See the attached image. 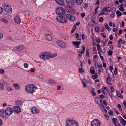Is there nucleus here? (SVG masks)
I'll list each match as a JSON object with an SVG mask.
<instances>
[{"mask_svg":"<svg viewBox=\"0 0 126 126\" xmlns=\"http://www.w3.org/2000/svg\"><path fill=\"white\" fill-rule=\"evenodd\" d=\"M37 88L34 85L31 84L28 85L26 86L25 90L27 92L31 94H32L35 90H36Z\"/></svg>","mask_w":126,"mask_h":126,"instance_id":"1","label":"nucleus"},{"mask_svg":"<svg viewBox=\"0 0 126 126\" xmlns=\"http://www.w3.org/2000/svg\"><path fill=\"white\" fill-rule=\"evenodd\" d=\"M66 126H78L77 122L74 120H67L66 122Z\"/></svg>","mask_w":126,"mask_h":126,"instance_id":"2","label":"nucleus"},{"mask_svg":"<svg viewBox=\"0 0 126 126\" xmlns=\"http://www.w3.org/2000/svg\"><path fill=\"white\" fill-rule=\"evenodd\" d=\"M3 7L4 11L8 13H12V10L10 6L7 3H4Z\"/></svg>","mask_w":126,"mask_h":126,"instance_id":"3","label":"nucleus"},{"mask_svg":"<svg viewBox=\"0 0 126 126\" xmlns=\"http://www.w3.org/2000/svg\"><path fill=\"white\" fill-rule=\"evenodd\" d=\"M49 54L50 52H45L42 53L40 55V58L43 60L49 59Z\"/></svg>","mask_w":126,"mask_h":126,"instance_id":"4","label":"nucleus"},{"mask_svg":"<svg viewBox=\"0 0 126 126\" xmlns=\"http://www.w3.org/2000/svg\"><path fill=\"white\" fill-rule=\"evenodd\" d=\"M57 44L58 46L63 49H66L67 46L65 43L61 41L58 40L57 41Z\"/></svg>","mask_w":126,"mask_h":126,"instance_id":"5","label":"nucleus"},{"mask_svg":"<svg viewBox=\"0 0 126 126\" xmlns=\"http://www.w3.org/2000/svg\"><path fill=\"white\" fill-rule=\"evenodd\" d=\"M56 19L59 22L61 23H66L67 22V19L64 17L59 16L57 17Z\"/></svg>","mask_w":126,"mask_h":126,"instance_id":"6","label":"nucleus"},{"mask_svg":"<svg viewBox=\"0 0 126 126\" xmlns=\"http://www.w3.org/2000/svg\"><path fill=\"white\" fill-rule=\"evenodd\" d=\"M65 12V11L64 9L61 7H59L57 8L56 12L57 14L60 15H64Z\"/></svg>","mask_w":126,"mask_h":126,"instance_id":"7","label":"nucleus"},{"mask_svg":"<svg viewBox=\"0 0 126 126\" xmlns=\"http://www.w3.org/2000/svg\"><path fill=\"white\" fill-rule=\"evenodd\" d=\"M101 123L97 119L93 120L91 123V126H100Z\"/></svg>","mask_w":126,"mask_h":126,"instance_id":"8","label":"nucleus"},{"mask_svg":"<svg viewBox=\"0 0 126 126\" xmlns=\"http://www.w3.org/2000/svg\"><path fill=\"white\" fill-rule=\"evenodd\" d=\"M66 11L69 13L74 14H75V11L69 6H67L65 8Z\"/></svg>","mask_w":126,"mask_h":126,"instance_id":"9","label":"nucleus"},{"mask_svg":"<svg viewBox=\"0 0 126 126\" xmlns=\"http://www.w3.org/2000/svg\"><path fill=\"white\" fill-rule=\"evenodd\" d=\"M13 112V109L9 107H7L5 110V112L6 114L8 115H11Z\"/></svg>","mask_w":126,"mask_h":126,"instance_id":"10","label":"nucleus"},{"mask_svg":"<svg viewBox=\"0 0 126 126\" xmlns=\"http://www.w3.org/2000/svg\"><path fill=\"white\" fill-rule=\"evenodd\" d=\"M12 109H13V111L16 113H19L21 111L20 108L18 106H14Z\"/></svg>","mask_w":126,"mask_h":126,"instance_id":"11","label":"nucleus"},{"mask_svg":"<svg viewBox=\"0 0 126 126\" xmlns=\"http://www.w3.org/2000/svg\"><path fill=\"white\" fill-rule=\"evenodd\" d=\"M67 18L72 21H74L75 20V17L69 14H67L66 15Z\"/></svg>","mask_w":126,"mask_h":126,"instance_id":"12","label":"nucleus"},{"mask_svg":"<svg viewBox=\"0 0 126 126\" xmlns=\"http://www.w3.org/2000/svg\"><path fill=\"white\" fill-rule=\"evenodd\" d=\"M31 111L33 114H36L39 113V110L35 107L32 108V109Z\"/></svg>","mask_w":126,"mask_h":126,"instance_id":"13","label":"nucleus"},{"mask_svg":"<svg viewBox=\"0 0 126 126\" xmlns=\"http://www.w3.org/2000/svg\"><path fill=\"white\" fill-rule=\"evenodd\" d=\"M72 43L73 45L76 48H79V45H80L81 43L80 41L78 42L73 41L72 42Z\"/></svg>","mask_w":126,"mask_h":126,"instance_id":"14","label":"nucleus"},{"mask_svg":"<svg viewBox=\"0 0 126 126\" xmlns=\"http://www.w3.org/2000/svg\"><path fill=\"white\" fill-rule=\"evenodd\" d=\"M14 20L16 23L18 24H20L21 22L20 18L19 16H16Z\"/></svg>","mask_w":126,"mask_h":126,"instance_id":"15","label":"nucleus"},{"mask_svg":"<svg viewBox=\"0 0 126 126\" xmlns=\"http://www.w3.org/2000/svg\"><path fill=\"white\" fill-rule=\"evenodd\" d=\"M24 47L23 45H21L17 47L16 48L17 51L20 52L23 50L24 48Z\"/></svg>","mask_w":126,"mask_h":126,"instance_id":"16","label":"nucleus"},{"mask_svg":"<svg viewBox=\"0 0 126 126\" xmlns=\"http://www.w3.org/2000/svg\"><path fill=\"white\" fill-rule=\"evenodd\" d=\"M46 38L47 40L49 41H51L52 39V37L50 34H48L46 35Z\"/></svg>","mask_w":126,"mask_h":126,"instance_id":"17","label":"nucleus"},{"mask_svg":"<svg viewBox=\"0 0 126 126\" xmlns=\"http://www.w3.org/2000/svg\"><path fill=\"white\" fill-rule=\"evenodd\" d=\"M111 10V8L110 7H108L103 8L102 9V10L103 11L110 12Z\"/></svg>","mask_w":126,"mask_h":126,"instance_id":"18","label":"nucleus"},{"mask_svg":"<svg viewBox=\"0 0 126 126\" xmlns=\"http://www.w3.org/2000/svg\"><path fill=\"white\" fill-rule=\"evenodd\" d=\"M83 0H74L75 2L76 3L79 5L82 4L83 2Z\"/></svg>","mask_w":126,"mask_h":126,"instance_id":"19","label":"nucleus"},{"mask_svg":"<svg viewBox=\"0 0 126 126\" xmlns=\"http://www.w3.org/2000/svg\"><path fill=\"white\" fill-rule=\"evenodd\" d=\"M5 111L4 110H0V115L2 117H4L5 116Z\"/></svg>","mask_w":126,"mask_h":126,"instance_id":"20","label":"nucleus"},{"mask_svg":"<svg viewBox=\"0 0 126 126\" xmlns=\"http://www.w3.org/2000/svg\"><path fill=\"white\" fill-rule=\"evenodd\" d=\"M56 2L59 4L62 5L63 4V0H55Z\"/></svg>","mask_w":126,"mask_h":126,"instance_id":"21","label":"nucleus"},{"mask_svg":"<svg viewBox=\"0 0 126 126\" xmlns=\"http://www.w3.org/2000/svg\"><path fill=\"white\" fill-rule=\"evenodd\" d=\"M102 66L101 65H98V69L97 70L98 73L100 74V72H102L103 71V69H102Z\"/></svg>","mask_w":126,"mask_h":126,"instance_id":"22","label":"nucleus"},{"mask_svg":"<svg viewBox=\"0 0 126 126\" xmlns=\"http://www.w3.org/2000/svg\"><path fill=\"white\" fill-rule=\"evenodd\" d=\"M0 20L1 22H3L5 24H7L9 23L8 20L5 18H1Z\"/></svg>","mask_w":126,"mask_h":126,"instance_id":"23","label":"nucleus"},{"mask_svg":"<svg viewBox=\"0 0 126 126\" xmlns=\"http://www.w3.org/2000/svg\"><path fill=\"white\" fill-rule=\"evenodd\" d=\"M120 117L121 119L120 122L122 125H126V121L122 117Z\"/></svg>","mask_w":126,"mask_h":126,"instance_id":"24","label":"nucleus"},{"mask_svg":"<svg viewBox=\"0 0 126 126\" xmlns=\"http://www.w3.org/2000/svg\"><path fill=\"white\" fill-rule=\"evenodd\" d=\"M116 92L117 93V95L118 97H119L120 98L122 99H123V97L122 95L120 92H119L117 91H116Z\"/></svg>","mask_w":126,"mask_h":126,"instance_id":"25","label":"nucleus"},{"mask_svg":"<svg viewBox=\"0 0 126 126\" xmlns=\"http://www.w3.org/2000/svg\"><path fill=\"white\" fill-rule=\"evenodd\" d=\"M106 72L107 73H109L110 72L111 75H112L113 77V78H114V76L113 75V73L111 70H110L109 69L107 68L106 70Z\"/></svg>","mask_w":126,"mask_h":126,"instance_id":"26","label":"nucleus"},{"mask_svg":"<svg viewBox=\"0 0 126 126\" xmlns=\"http://www.w3.org/2000/svg\"><path fill=\"white\" fill-rule=\"evenodd\" d=\"M87 82V81L85 79H83L82 81V83L83 85V86L84 87H87V85L86 83Z\"/></svg>","mask_w":126,"mask_h":126,"instance_id":"27","label":"nucleus"},{"mask_svg":"<svg viewBox=\"0 0 126 126\" xmlns=\"http://www.w3.org/2000/svg\"><path fill=\"white\" fill-rule=\"evenodd\" d=\"M104 26L106 29H107L108 31H110L111 30V28L109 27L108 24L105 23Z\"/></svg>","mask_w":126,"mask_h":126,"instance_id":"28","label":"nucleus"},{"mask_svg":"<svg viewBox=\"0 0 126 126\" xmlns=\"http://www.w3.org/2000/svg\"><path fill=\"white\" fill-rule=\"evenodd\" d=\"M13 86L14 87L15 89L17 90H18L20 88L18 84L17 83L14 84Z\"/></svg>","mask_w":126,"mask_h":126,"instance_id":"29","label":"nucleus"},{"mask_svg":"<svg viewBox=\"0 0 126 126\" xmlns=\"http://www.w3.org/2000/svg\"><path fill=\"white\" fill-rule=\"evenodd\" d=\"M49 55L50 56H49V58H52L56 56L57 55V54L56 53L51 54L50 53Z\"/></svg>","mask_w":126,"mask_h":126,"instance_id":"30","label":"nucleus"},{"mask_svg":"<svg viewBox=\"0 0 126 126\" xmlns=\"http://www.w3.org/2000/svg\"><path fill=\"white\" fill-rule=\"evenodd\" d=\"M116 13L117 14V16L118 17H119L122 14V13L118 10L116 11Z\"/></svg>","mask_w":126,"mask_h":126,"instance_id":"31","label":"nucleus"},{"mask_svg":"<svg viewBox=\"0 0 126 126\" xmlns=\"http://www.w3.org/2000/svg\"><path fill=\"white\" fill-rule=\"evenodd\" d=\"M117 120L115 118H113L112 119V122L114 124L115 126H117L116 125V123Z\"/></svg>","mask_w":126,"mask_h":126,"instance_id":"32","label":"nucleus"},{"mask_svg":"<svg viewBox=\"0 0 126 126\" xmlns=\"http://www.w3.org/2000/svg\"><path fill=\"white\" fill-rule=\"evenodd\" d=\"M100 98L98 97H96L95 98V102L97 104H99V101L100 100Z\"/></svg>","mask_w":126,"mask_h":126,"instance_id":"33","label":"nucleus"},{"mask_svg":"<svg viewBox=\"0 0 126 126\" xmlns=\"http://www.w3.org/2000/svg\"><path fill=\"white\" fill-rule=\"evenodd\" d=\"M93 50L94 51L93 52L94 54H96L97 53L96 48L95 47H93Z\"/></svg>","mask_w":126,"mask_h":126,"instance_id":"34","label":"nucleus"},{"mask_svg":"<svg viewBox=\"0 0 126 126\" xmlns=\"http://www.w3.org/2000/svg\"><path fill=\"white\" fill-rule=\"evenodd\" d=\"M88 7V3L85 2L84 3L83 7L84 9H86Z\"/></svg>","mask_w":126,"mask_h":126,"instance_id":"35","label":"nucleus"},{"mask_svg":"<svg viewBox=\"0 0 126 126\" xmlns=\"http://www.w3.org/2000/svg\"><path fill=\"white\" fill-rule=\"evenodd\" d=\"M73 1L74 0H66V2L68 4L72 3Z\"/></svg>","mask_w":126,"mask_h":126,"instance_id":"36","label":"nucleus"},{"mask_svg":"<svg viewBox=\"0 0 126 126\" xmlns=\"http://www.w3.org/2000/svg\"><path fill=\"white\" fill-rule=\"evenodd\" d=\"M107 92L109 94V95L111 97H113V94L109 90L107 91Z\"/></svg>","mask_w":126,"mask_h":126,"instance_id":"37","label":"nucleus"},{"mask_svg":"<svg viewBox=\"0 0 126 126\" xmlns=\"http://www.w3.org/2000/svg\"><path fill=\"white\" fill-rule=\"evenodd\" d=\"M7 89L8 91H12V88L10 86H8L6 88Z\"/></svg>","mask_w":126,"mask_h":126,"instance_id":"38","label":"nucleus"},{"mask_svg":"<svg viewBox=\"0 0 126 126\" xmlns=\"http://www.w3.org/2000/svg\"><path fill=\"white\" fill-rule=\"evenodd\" d=\"M22 104V102L21 101H18L16 102V105L18 106H21Z\"/></svg>","mask_w":126,"mask_h":126,"instance_id":"39","label":"nucleus"},{"mask_svg":"<svg viewBox=\"0 0 126 126\" xmlns=\"http://www.w3.org/2000/svg\"><path fill=\"white\" fill-rule=\"evenodd\" d=\"M89 49L88 48L86 50V54L87 56V57H89Z\"/></svg>","mask_w":126,"mask_h":126,"instance_id":"40","label":"nucleus"},{"mask_svg":"<svg viewBox=\"0 0 126 126\" xmlns=\"http://www.w3.org/2000/svg\"><path fill=\"white\" fill-rule=\"evenodd\" d=\"M109 52L108 51V55H112L113 51L110 49L109 50Z\"/></svg>","mask_w":126,"mask_h":126,"instance_id":"41","label":"nucleus"},{"mask_svg":"<svg viewBox=\"0 0 126 126\" xmlns=\"http://www.w3.org/2000/svg\"><path fill=\"white\" fill-rule=\"evenodd\" d=\"M118 73L117 69V68L115 67L114 68V74L115 75L116 74Z\"/></svg>","mask_w":126,"mask_h":126,"instance_id":"42","label":"nucleus"},{"mask_svg":"<svg viewBox=\"0 0 126 126\" xmlns=\"http://www.w3.org/2000/svg\"><path fill=\"white\" fill-rule=\"evenodd\" d=\"M48 82L51 83H53L55 82V81L54 80L52 79L49 80Z\"/></svg>","mask_w":126,"mask_h":126,"instance_id":"43","label":"nucleus"},{"mask_svg":"<svg viewBox=\"0 0 126 126\" xmlns=\"http://www.w3.org/2000/svg\"><path fill=\"white\" fill-rule=\"evenodd\" d=\"M110 87L111 92H114V89L113 87L112 86H110Z\"/></svg>","mask_w":126,"mask_h":126,"instance_id":"44","label":"nucleus"},{"mask_svg":"<svg viewBox=\"0 0 126 126\" xmlns=\"http://www.w3.org/2000/svg\"><path fill=\"white\" fill-rule=\"evenodd\" d=\"M92 77L94 79H95L97 78L98 77L96 76L95 75H92Z\"/></svg>","mask_w":126,"mask_h":126,"instance_id":"45","label":"nucleus"},{"mask_svg":"<svg viewBox=\"0 0 126 126\" xmlns=\"http://www.w3.org/2000/svg\"><path fill=\"white\" fill-rule=\"evenodd\" d=\"M103 17H101L99 19V21L100 22H101L103 21Z\"/></svg>","mask_w":126,"mask_h":126,"instance_id":"46","label":"nucleus"},{"mask_svg":"<svg viewBox=\"0 0 126 126\" xmlns=\"http://www.w3.org/2000/svg\"><path fill=\"white\" fill-rule=\"evenodd\" d=\"M24 66L25 68H27L28 67V65L27 63H24Z\"/></svg>","mask_w":126,"mask_h":126,"instance_id":"47","label":"nucleus"},{"mask_svg":"<svg viewBox=\"0 0 126 126\" xmlns=\"http://www.w3.org/2000/svg\"><path fill=\"white\" fill-rule=\"evenodd\" d=\"M91 92L93 96H95L96 95V93H95L94 92V91L93 90H91Z\"/></svg>","mask_w":126,"mask_h":126,"instance_id":"48","label":"nucleus"},{"mask_svg":"<svg viewBox=\"0 0 126 126\" xmlns=\"http://www.w3.org/2000/svg\"><path fill=\"white\" fill-rule=\"evenodd\" d=\"M118 29V28H114L113 29V32H116Z\"/></svg>","mask_w":126,"mask_h":126,"instance_id":"49","label":"nucleus"},{"mask_svg":"<svg viewBox=\"0 0 126 126\" xmlns=\"http://www.w3.org/2000/svg\"><path fill=\"white\" fill-rule=\"evenodd\" d=\"M95 31L97 32H99V27H96L95 28Z\"/></svg>","mask_w":126,"mask_h":126,"instance_id":"50","label":"nucleus"},{"mask_svg":"<svg viewBox=\"0 0 126 126\" xmlns=\"http://www.w3.org/2000/svg\"><path fill=\"white\" fill-rule=\"evenodd\" d=\"M35 71V69L33 68H32L30 69V71L31 72H34Z\"/></svg>","mask_w":126,"mask_h":126,"instance_id":"51","label":"nucleus"},{"mask_svg":"<svg viewBox=\"0 0 126 126\" xmlns=\"http://www.w3.org/2000/svg\"><path fill=\"white\" fill-rule=\"evenodd\" d=\"M97 47L98 50H99L100 49V45L98 44H97Z\"/></svg>","mask_w":126,"mask_h":126,"instance_id":"52","label":"nucleus"},{"mask_svg":"<svg viewBox=\"0 0 126 126\" xmlns=\"http://www.w3.org/2000/svg\"><path fill=\"white\" fill-rule=\"evenodd\" d=\"M4 72V70L2 69H0V73L1 74H3Z\"/></svg>","mask_w":126,"mask_h":126,"instance_id":"53","label":"nucleus"},{"mask_svg":"<svg viewBox=\"0 0 126 126\" xmlns=\"http://www.w3.org/2000/svg\"><path fill=\"white\" fill-rule=\"evenodd\" d=\"M79 71L80 73L83 72H84L83 68L82 67L79 69Z\"/></svg>","mask_w":126,"mask_h":126,"instance_id":"54","label":"nucleus"},{"mask_svg":"<svg viewBox=\"0 0 126 126\" xmlns=\"http://www.w3.org/2000/svg\"><path fill=\"white\" fill-rule=\"evenodd\" d=\"M103 104L106 106H107L108 105V104L105 100H103Z\"/></svg>","mask_w":126,"mask_h":126,"instance_id":"55","label":"nucleus"},{"mask_svg":"<svg viewBox=\"0 0 126 126\" xmlns=\"http://www.w3.org/2000/svg\"><path fill=\"white\" fill-rule=\"evenodd\" d=\"M4 88L3 86L1 83H0V90H2Z\"/></svg>","mask_w":126,"mask_h":126,"instance_id":"56","label":"nucleus"},{"mask_svg":"<svg viewBox=\"0 0 126 126\" xmlns=\"http://www.w3.org/2000/svg\"><path fill=\"white\" fill-rule=\"evenodd\" d=\"M3 11V9L2 7H0V14H2Z\"/></svg>","mask_w":126,"mask_h":126,"instance_id":"57","label":"nucleus"},{"mask_svg":"<svg viewBox=\"0 0 126 126\" xmlns=\"http://www.w3.org/2000/svg\"><path fill=\"white\" fill-rule=\"evenodd\" d=\"M3 34L1 33L0 32V39H1L3 38Z\"/></svg>","mask_w":126,"mask_h":126,"instance_id":"58","label":"nucleus"},{"mask_svg":"<svg viewBox=\"0 0 126 126\" xmlns=\"http://www.w3.org/2000/svg\"><path fill=\"white\" fill-rule=\"evenodd\" d=\"M85 13H82L81 15V16L82 17H84V16H85Z\"/></svg>","mask_w":126,"mask_h":126,"instance_id":"59","label":"nucleus"},{"mask_svg":"<svg viewBox=\"0 0 126 126\" xmlns=\"http://www.w3.org/2000/svg\"><path fill=\"white\" fill-rule=\"evenodd\" d=\"M119 10L120 11L123 12L124 11V8L123 7H121L119 8Z\"/></svg>","mask_w":126,"mask_h":126,"instance_id":"60","label":"nucleus"},{"mask_svg":"<svg viewBox=\"0 0 126 126\" xmlns=\"http://www.w3.org/2000/svg\"><path fill=\"white\" fill-rule=\"evenodd\" d=\"M90 72L91 74H95V72L94 70H90Z\"/></svg>","mask_w":126,"mask_h":126,"instance_id":"61","label":"nucleus"},{"mask_svg":"<svg viewBox=\"0 0 126 126\" xmlns=\"http://www.w3.org/2000/svg\"><path fill=\"white\" fill-rule=\"evenodd\" d=\"M104 116L106 117V118L108 120H109V117L106 114H105Z\"/></svg>","mask_w":126,"mask_h":126,"instance_id":"62","label":"nucleus"},{"mask_svg":"<svg viewBox=\"0 0 126 126\" xmlns=\"http://www.w3.org/2000/svg\"><path fill=\"white\" fill-rule=\"evenodd\" d=\"M109 39L111 40H112L113 39V37H112V34H111L109 36Z\"/></svg>","mask_w":126,"mask_h":126,"instance_id":"63","label":"nucleus"},{"mask_svg":"<svg viewBox=\"0 0 126 126\" xmlns=\"http://www.w3.org/2000/svg\"><path fill=\"white\" fill-rule=\"evenodd\" d=\"M107 80L109 81H110L111 80V79L110 77H108L107 78Z\"/></svg>","mask_w":126,"mask_h":126,"instance_id":"64","label":"nucleus"}]
</instances>
